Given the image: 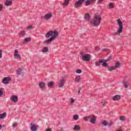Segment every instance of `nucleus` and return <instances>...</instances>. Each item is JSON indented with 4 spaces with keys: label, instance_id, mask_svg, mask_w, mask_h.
Here are the masks:
<instances>
[{
    "label": "nucleus",
    "instance_id": "f257e3e1",
    "mask_svg": "<svg viewBox=\"0 0 131 131\" xmlns=\"http://www.w3.org/2000/svg\"><path fill=\"white\" fill-rule=\"evenodd\" d=\"M59 35V32L57 31L56 30L53 31H49L48 32L46 35V38H49L50 36L49 39L48 40H46L43 41V43H51L53 40H55V39L57 38V36Z\"/></svg>",
    "mask_w": 131,
    "mask_h": 131
},
{
    "label": "nucleus",
    "instance_id": "f03ea898",
    "mask_svg": "<svg viewBox=\"0 0 131 131\" xmlns=\"http://www.w3.org/2000/svg\"><path fill=\"white\" fill-rule=\"evenodd\" d=\"M102 21V17L100 14H95L93 19L91 21V24H93L94 26L98 27L100 25Z\"/></svg>",
    "mask_w": 131,
    "mask_h": 131
},
{
    "label": "nucleus",
    "instance_id": "7ed1b4c3",
    "mask_svg": "<svg viewBox=\"0 0 131 131\" xmlns=\"http://www.w3.org/2000/svg\"><path fill=\"white\" fill-rule=\"evenodd\" d=\"M118 25H119V28L118 29V31L116 33L117 35H120V33L122 32V30H123V24H122V21H121V19L120 18L117 20Z\"/></svg>",
    "mask_w": 131,
    "mask_h": 131
},
{
    "label": "nucleus",
    "instance_id": "20e7f679",
    "mask_svg": "<svg viewBox=\"0 0 131 131\" xmlns=\"http://www.w3.org/2000/svg\"><path fill=\"white\" fill-rule=\"evenodd\" d=\"M80 55H81V58L82 61H85L86 62L91 61L92 58L91 54H84L83 52L81 51L80 52Z\"/></svg>",
    "mask_w": 131,
    "mask_h": 131
},
{
    "label": "nucleus",
    "instance_id": "39448f33",
    "mask_svg": "<svg viewBox=\"0 0 131 131\" xmlns=\"http://www.w3.org/2000/svg\"><path fill=\"white\" fill-rule=\"evenodd\" d=\"M14 56L15 59L18 60V61H21V60H22V57H21V55L19 54V51H18V50L17 49L15 50Z\"/></svg>",
    "mask_w": 131,
    "mask_h": 131
},
{
    "label": "nucleus",
    "instance_id": "423d86ee",
    "mask_svg": "<svg viewBox=\"0 0 131 131\" xmlns=\"http://www.w3.org/2000/svg\"><path fill=\"white\" fill-rule=\"evenodd\" d=\"M84 1L85 0H78V1L75 2L74 7L76 8H80V7H81V5H82L84 2Z\"/></svg>",
    "mask_w": 131,
    "mask_h": 131
},
{
    "label": "nucleus",
    "instance_id": "0eeeda50",
    "mask_svg": "<svg viewBox=\"0 0 131 131\" xmlns=\"http://www.w3.org/2000/svg\"><path fill=\"white\" fill-rule=\"evenodd\" d=\"M66 80L64 77H62L61 79H60L58 83L59 88H63V85L65 84Z\"/></svg>",
    "mask_w": 131,
    "mask_h": 131
},
{
    "label": "nucleus",
    "instance_id": "6e6552de",
    "mask_svg": "<svg viewBox=\"0 0 131 131\" xmlns=\"http://www.w3.org/2000/svg\"><path fill=\"white\" fill-rule=\"evenodd\" d=\"M102 124H103V125H104V126H107V125L108 127H110V126H112V125H113V122L111 121L108 122H107V121L104 120L102 121Z\"/></svg>",
    "mask_w": 131,
    "mask_h": 131
},
{
    "label": "nucleus",
    "instance_id": "1a4fd4ad",
    "mask_svg": "<svg viewBox=\"0 0 131 131\" xmlns=\"http://www.w3.org/2000/svg\"><path fill=\"white\" fill-rule=\"evenodd\" d=\"M11 78L10 77H5L4 78L2 82L4 84H8L10 83V81H11Z\"/></svg>",
    "mask_w": 131,
    "mask_h": 131
},
{
    "label": "nucleus",
    "instance_id": "9d476101",
    "mask_svg": "<svg viewBox=\"0 0 131 131\" xmlns=\"http://www.w3.org/2000/svg\"><path fill=\"white\" fill-rule=\"evenodd\" d=\"M97 120V118H96V116L95 115H91L90 116V121L92 124H95L96 123V120Z\"/></svg>",
    "mask_w": 131,
    "mask_h": 131
},
{
    "label": "nucleus",
    "instance_id": "9b49d317",
    "mask_svg": "<svg viewBox=\"0 0 131 131\" xmlns=\"http://www.w3.org/2000/svg\"><path fill=\"white\" fill-rule=\"evenodd\" d=\"M41 18L43 19H46V20H49V19H51L52 18V13L50 12L47 13L44 16H41Z\"/></svg>",
    "mask_w": 131,
    "mask_h": 131
},
{
    "label": "nucleus",
    "instance_id": "f8f14e48",
    "mask_svg": "<svg viewBox=\"0 0 131 131\" xmlns=\"http://www.w3.org/2000/svg\"><path fill=\"white\" fill-rule=\"evenodd\" d=\"M10 100L14 103H17L18 102V96L17 95H13L10 98Z\"/></svg>",
    "mask_w": 131,
    "mask_h": 131
},
{
    "label": "nucleus",
    "instance_id": "ddd939ff",
    "mask_svg": "<svg viewBox=\"0 0 131 131\" xmlns=\"http://www.w3.org/2000/svg\"><path fill=\"white\" fill-rule=\"evenodd\" d=\"M104 62H105L104 61V59H99L98 60V61H95V66L97 67H99L101 65V63H104Z\"/></svg>",
    "mask_w": 131,
    "mask_h": 131
},
{
    "label": "nucleus",
    "instance_id": "4468645a",
    "mask_svg": "<svg viewBox=\"0 0 131 131\" xmlns=\"http://www.w3.org/2000/svg\"><path fill=\"white\" fill-rule=\"evenodd\" d=\"M30 129L31 131H37V127L33 123L30 124Z\"/></svg>",
    "mask_w": 131,
    "mask_h": 131
},
{
    "label": "nucleus",
    "instance_id": "2eb2a0df",
    "mask_svg": "<svg viewBox=\"0 0 131 131\" xmlns=\"http://www.w3.org/2000/svg\"><path fill=\"white\" fill-rule=\"evenodd\" d=\"M5 5L7 7H9V6H12V5H13V2L12 0H6Z\"/></svg>",
    "mask_w": 131,
    "mask_h": 131
},
{
    "label": "nucleus",
    "instance_id": "dca6fc26",
    "mask_svg": "<svg viewBox=\"0 0 131 131\" xmlns=\"http://www.w3.org/2000/svg\"><path fill=\"white\" fill-rule=\"evenodd\" d=\"M16 71L17 75H21V74H24V73L22 68H18Z\"/></svg>",
    "mask_w": 131,
    "mask_h": 131
},
{
    "label": "nucleus",
    "instance_id": "f3484780",
    "mask_svg": "<svg viewBox=\"0 0 131 131\" xmlns=\"http://www.w3.org/2000/svg\"><path fill=\"white\" fill-rule=\"evenodd\" d=\"M120 99H121V96H120V95H115L113 97V100L114 101H119Z\"/></svg>",
    "mask_w": 131,
    "mask_h": 131
},
{
    "label": "nucleus",
    "instance_id": "a211bd4d",
    "mask_svg": "<svg viewBox=\"0 0 131 131\" xmlns=\"http://www.w3.org/2000/svg\"><path fill=\"white\" fill-rule=\"evenodd\" d=\"M123 83L124 84V86L126 89H127V88H128V81L124 80H123Z\"/></svg>",
    "mask_w": 131,
    "mask_h": 131
},
{
    "label": "nucleus",
    "instance_id": "6ab92c4d",
    "mask_svg": "<svg viewBox=\"0 0 131 131\" xmlns=\"http://www.w3.org/2000/svg\"><path fill=\"white\" fill-rule=\"evenodd\" d=\"M54 84H55V83H54L53 81L49 82L47 84L48 88H53V86H54Z\"/></svg>",
    "mask_w": 131,
    "mask_h": 131
},
{
    "label": "nucleus",
    "instance_id": "aec40b11",
    "mask_svg": "<svg viewBox=\"0 0 131 131\" xmlns=\"http://www.w3.org/2000/svg\"><path fill=\"white\" fill-rule=\"evenodd\" d=\"M80 126L79 125H75L73 128L74 130H80Z\"/></svg>",
    "mask_w": 131,
    "mask_h": 131
},
{
    "label": "nucleus",
    "instance_id": "412c9836",
    "mask_svg": "<svg viewBox=\"0 0 131 131\" xmlns=\"http://www.w3.org/2000/svg\"><path fill=\"white\" fill-rule=\"evenodd\" d=\"M75 82H79L80 81V76H76L75 79L74 80Z\"/></svg>",
    "mask_w": 131,
    "mask_h": 131
},
{
    "label": "nucleus",
    "instance_id": "4be33fe9",
    "mask_svg": "<svg viewBox=\"0 0 131 131\" xmlns=\"http://www.w3.org/2000/svg\"><path fill=\"white\" fill-rule=\"evenodd\" d=\"M39 86L40 89H43L46 86V83L43 82L39 83Z\"/></svg>",
    "mask_w": 131,
    "mask_h": 131
},
{
    "label": "nucleus",
    "instance_id": "5701e85b",
    "mask_svg": "<svg viewBox=\"0 0 131 131\" xmlns=\"http://www.w3.org/2000/svg\"><path fill=\"white\" fill-rule=\"evenodd\" d=\"M85 19L86 20V21H90L91 20L90 17V14L89 13H86L85 14L84 16Z\"/></svg>",
    "mask_w": 131,
    "mask_h": 131
},
{
    "label": "nucleus",
    "instance_id": "b1692460",
    "mask_svg": "<svg viewBox=\"0 0 131 131\" xmlns=\"http://www.w3.org/2000/svg\"><path fill=\"white\" fill-rule=\"evenodd\" d=\"M7 117V113H3L2 114H0V119H3V118H4V117Z\"/></svg>",
    "mask_w": 131,
    "mask_h": 131
},
{
    "label": "nucleus",
    "instance_id": "393cba45",
    "mask_svg": "<svg viewBox=\"0 0 131 131\" xmlns=\"http://www.w3.org/2000/svg\"><path fill=\"white\" fill-rule=\"evenodd\" d=\"M43 53H48L49 52V48L48 47H43L42 50Z\"/></svg>",
    "mask_w": 131,
    "mask_h": 131
},
{
    "label": "nucleus",
    "instance_id": "a878e982",
    "mask_svg": "<svg viewBox=\"0 0 131 131\" xmlns=\"http://www.w3.org/2000/svg\"><path fill=\"white\" fill-rule=\"evenodd\" d=\"M30 40H31V38L27 37V38L24 39V43L28 42L30 41Z\"/></svg>",
    "mask_w": 131,
    "mask_h": 131
},
{
    "label": "nucleus",
    "instance_id": "bb28decb",
    "mask_svg": "<svg viewBox=\"0 0 131 131\" xmlns=\"http://www.w3.org/2000/svg\"><path fill=\"white\" fill-rule=\"evenodd\" d=\"M91 118V116H86V117H84L83 118V120H84V121H89V120L90 121Z\"/></svg>",
    "mask_w": 131,
    "mask_h": 131
},
{
    "label": "nucleus",
    "instance_id": "cd10ccee",
    "mask_svg": "<svg viewBox=\"0 0 131 131\" xmlns=\"http://www.w3.org/2000/svg\"><path fill=\"white\" fill-rule=\"evenodd\" d=\"M119 67H120V63H119V62H116L115 64V68L116 69V68H119Z\"/></svg>",
    "mask_w": 131,
    "mask_h": 131
},
{
    "label": "nucleus",
    "instance_id": "c85d7f7f",
    "mask_svg": "<svg viewBox=\"0 0 131 131\" xmlns=\"http://www.w3.org/2000/svg\"><path fill=\"white\" fill-rule=\"evenodd\" d=\"M116 69L115 68V67L112 66L108 67V71H112L113 70H115Z\"/></svg>",
    "mask_w": 131,
    "mask_h": 131
},
{
    "label": "nucleus",
    "instance_id": "c756f323",
    "mask_svg": "<svg viewBox=\"0 0 131 131\" xmlns=\"http://www.w3.org/2000/svg\"><path fill=\"white\" fill-rule=\"evenodd\" d=\"M70 0H64V3L62 4L64 6H68Z\"/></svg>",
    "mask_w": 131,
    "mask_h": 131
},
{
    "label": "nucleus",
    "instance_id": "7c9ffc66",
    "mask_svg": "<svg viewBox=\"0 0 131 131\" xmlns=\"http://www.w3.org/2000/svg\"><path fill=\"white\" fill-rule=\"evenodd\" d=\"M112 60V56H110L107 59H104V62H109V61H111Z\"/></svg>",
    "mask_w": 131,
    "mask_h": 131
},
{
    "label": "nucleus",
    "instance_id": "2f4dec72",
    "mask_svg": "<svg viewBox=\"0 0 131 131\" xmlns=\"http://www.w3.org/2000/svg\"><path fill=\"white\" fill-rule=\"evenodd\" d=\"M25 34H26V33H25V31H21L19 32V35H20V36H24Z\"/></svg>",
    "mask_w": 131,
    "mask_h": 131
},
{
    "label": "nucleus",
    "instance_id": "473e14b6",
    "mask_svg": "<svg viewBox=\"0 0 131 131\" xmlns=\"http://www.w3.org/2000/svg\"><path fill=\"white\" fill-rule=\"evenodd\" d=\"M102 67H106V68H108V63H107L106 62H102Z\"/></svg>",
    "mask_w": 131,
    "mask_h": 131
},
{
    "label": "nucleus",
    "instance_id": "72a5a7b5",
    "mask_svg": "<svg viewBox=\"0 0 131 131\" xmlns=\"http://www.w3.org/2000/svg\"><path fill=\"white\" fill-rule=\"evenodd\" d=\"M119 119L120 120H121V121H125V118L124 116H120Z\"/></svg>",
    "mask_w": 131,
    "mask_h": 131
},
{
    "label": "nucleus",
    "instance_id": "f704fd0d",
    "mask_svg": "<svg viewBox=\"0 0 131 131\" xmlns=\"http://www.w3.org/2000/svg\"><path fill=\"white\" fill-rule=\"evenodd\" d=\"M91 4H92L90 0H88V1L86 2L85 3V6H90V5H91Z\"/></svg>",
    "mask_w": 131,
    "mask_h": 131
},
{
    "label": "nucleus",
    "instance_id": "c9c22d12",
    "mask_svg": "<svg viewBox=\"0 0 131 131\" xmlns=\"http://www.w3.org/2000/svg\"><path fill=\"white\" fill-rule=\"evenodd\" d=\"M73 118L74 119V120H77V119H78L79 117L78 115H75L73 116Z\"/></svg>",
    "mask_w": 131,
    "mask_h": 131
},
{
    "label": "nucleus",
    "instance_id": "e433bc0d",
    "mask_svg": "<svg viewBox=\"0 0 131 131\" xmlns=\"http://www.w3.org/2000/svg\"><path fill=\"white\" fill-rule=\"evenodd\" d=\"M76 73H78V74H80V73H81V72H82V71H81V70L80 69H77L76 71Z\"/></svg>",
    "mask_w": 131,
    "mask_h": 131
},
{
    "label": "nucleus",
    "instance_id": "4c0bfd02",
    "mask_svg": "<svg viewBox=\"0 0 131 131\" xmlns=\"http://www.w3.org/2000/svg\"><path fill=\"white\" fill-rule=\"evenodd\" d=\"M109 6L110 7L111 9H113L114 8V5L113 3H110L109 4Z\"/></svg>",
    "mask_w": 131,
    "mask_h": 131
},
{
    "label": "nucleus",
    "instance_id": "58836bf2",
    "mask_svg": "<svg viewBox=\"0 0 131 131\" xmlns=\"http://www.w3.org/2000/svg\"><path fill=\"white\" fill-rule=\"evenodd\" d=\"M18 126V123H14L12 124V126H13V127H16V126Z\"/></svg>",
    "mask_w": 131,
    "mask_h": 131
},
{
    "label": "nucleus",
    "instance_id": "ea45409f",
    "mask_svg": "<svg viewBox=\"0 0 131 131\" xmlns=\"http://www.w3.org/2000/svg\"><path fill=\"white\" fill-rule=\"evenodd\" d=\"M2 90H3V89H0V97L1 96L4 95V92H3V91H2Z\"/></svg>",
    "mask_w": 131,
    "mask_h": 131
},
{
    "label": "nucleus",
    "instance_id": "a19ab883",
    "mask_svg": "<svg viewBox=\"0 0 131 131\" xmlns=\"http://www.w3.org/2000/svg\"><path fill=\"white\" fill-rule=\"evenodd\" d=\"M3 52V51L2 50H0V59H2V57H3V54L2 53Z\"/></svg>",
    "mask_w": 131,
    "mask_h": 131
},
{
    "label": "nucleus",
    "instance_id": "79ce46f5",
    "mask_svg": "<svg viewBox=\"0 0 131 131\" xmlns=\"http://www.w3.org/2000/svg\"><path fill=\"white\" fill-rule=\"evenodd\" d=\"M99 50H100V47H95V51H96V52H98V51H99Z\"/></svg>",
    "mask_w": 131,
    "mask_h": 131
},
{
    "label": "nucleus",
    "instance_id": "37998d69",
    "mask_svg": "<svg viewBox=\"0 0 131 131\" xmlns=\"http://www.w3.org/2000/svg\"><path fill=\"white\" fill-rule=\"evenodd\" d=\"M74 103V99L73 98H71V103L73 104Z\"/></svg>",
    "mask_w": 131,
    "mask_h": 131
},
{
    "label": "nucleus",
    "instance_id": "c03bdc74",
    "mask_svg": "<svg viewBox=\"0 0 131 131\" xmlns=\"http://www.w3.org/2000/svg\"><path fill=\"white\" fill-rule=\"evenodd\" d=\"M3 10V4H0V12H2Z\"/></svg>",
    "mask_w": 131,
    "mask_h": 131
},
{
    "label": "nucleus",
    "instance_id": "a18cd8bd",
    "mask_svg": "<svg viewBox=\"0 0 131 131\" xmlns=\"http://www.w3.org/2000/svg\"><path fill=\"white\" fill-rule=\"evenodd\" d=\"M28 29H32V26H30L28 27Z\"/></svg>",
    "mask_w": 131,
    "mask_h": 131
},
{
    "label": "nucleus",
    "instance_id": "49530a36",
    "mask_svg": "<svg viewBox=\"0 0 131 131\" xmlns=\"http://www.w3.org/2000/svg\"><path fill=\"white\" fill-rule=\"evenodd\" d=\"M103 1H104V0H98V3L101 4V3H102V2H103Z\"/></svg>",
    "mask_w": 131,
    "mask_h": 131
},
{
    "label": "nucleus",
    "instance_id": "de8ad7c7",
    "mask_svg": "<svg viewBox=\"0 0 131 131\" xmlns=\"http://www.w3.org/2000/svg\"><path fill=\"white\" fill-rule=\"evenodd\" d=\"M81 90V88H80L79 89V91H78V94H80V91Z\"/></svg>",
    "mask_w": 131,
    "mask_h": 131
},
{
    "label": "nucleus",
    "instance_id": "09e8293b",
    "mask_svg": "<svg viewBox=\"0 0 131 131\" xmlns=\"http://www.w3.org/2000/svg\"><path fill=\"white\" fill-rule=\"evenodd\" d=\"M90 2H91V3L93 4V3H94V2H96V0H90Z\"/></svg>",
    "mask_w": 131,
    "mask_h": 131
},
{
    "label": "nucleus",
    "instance_id": "8fccbe9b",
    "mask_svg": "<svg viewBox=\"0 0 131 131\" xmlns=\"http://www.w3.org/2000/svg\"><path fill=\"white\" fill-rule=\"evenodd\" d=\"M106 51H107L106 49H104L102 50V52H106Z\"/></svg>",
    "mask_w": 131,
    "mask_h": 131
},
{
    "label": "nucleus",
    "instance_id": "3c124183",
    "mask_svg": "<svg viewBox=\"0 0 131 131\" xmlns=\"http://www.w3.org/2000/svg\"><path fill=\"white\" fill-rule=\"evenodd\" d=\"M106 104H107V102H104V103L103 104V106H105V105H106Z\"/></svg>",
    "mask_w": 131,
    "mask_h": 131
},
{
    "label": "nucleus",
    "instance_id": "603ef678",
    "mask_svg": "<svg viewBox=\"0 0 131 131\" xmlns=\"http://www.w3.org/2000/svg\"><path fill=\"white\" fill-rule=\"evenodd\" d=\"M2 128H3V126L0 124V130L2 129Z\"/></svg>",
    "mask_w": 131,
    "mask_h": 131
},
{
    "label": "nucleus",
    "instance_id": "864d4df0",
    "mask_svg": "<svg viewBox=\"0 0 131 131\" xmlns=\"http://www.w3.org/2000/svg\"><path fill=\"white\" fill-rule=\"evenodd\" d=\"M111 1H114V0H111Z\"/></svg>",
    "mask_w": 131,
    "mask_h": 131
}]
</instances>
